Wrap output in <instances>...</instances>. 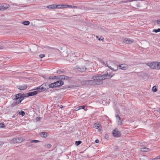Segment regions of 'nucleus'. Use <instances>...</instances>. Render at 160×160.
<instances>
[{
	"label": "nucleus",
	"instance_id": "obj_1",
	"mask_svg": "<svg viewBox=\"0 0 160 160\" xmlns=\"http://www.w3.org/2000/svg\"><path fill=\"white\" fill-rule=\"evenodd\" d=\"M114 75L113 74L111 73H107V74L103 75H95L93 77L92 79L97 82H99L100 83L99 84H101L102 83V80L110 78Z\"/></svg>",
	"mask_w": 160,
	"mask_h": 160
},
{
	"label": "nucleus",
	"instance_id": "obj_2",
	"mask_svg": "<svg viewBox=\"0 0 160 160\" xmlns=\"http://www.w3.org/2000/svg\"><path fill=\"white\" fill-rule=\"evenodd\" d=\"M14 100L12 105L16 106L19 104L24 99V94L22 93H18L14 96L13 97Z\"/></svg>",
	"mask_w": 160,
	"mask_h": 160
},
{
	"label": "nucleus",
	"instance_id": "obj_3",
	"mask_svg": "<svg viewBox=\"0 0 160 160\" xmlns=\"http://www.w3.org/2000/svg\"><path fill=\"white\" fill-rule=\"evenodd\" d=\"M63 84V82L61 80H59L49 85V87L51 88L60 87Z\"/></svg>",
	"mask_w": 160,
	"mask_h": 160
},
{
	"label": "nucleus",
	"instance_id": "obj_4",
	"mask_svg": "<svg viewBox=\"0 0 160 160\" xmlns=\"http://www.w3.org/2000/svg\"><path fill=\"white\" fill-rule=\"evenodd\" d=\"M47 87L45 83H43L35 90H37L39 92H43L47 89Z\"/></svg>",
	"mask_w": 160,
	"mask_h": 160
},
{
	"label": "nucleus",
	"instance_id": "obj_5",
	"mask_svg": "<svg viewBox=\"0 0 160 160\" xmlns=\"http://www.w3.org/2000/svg\"><path fill=\"white\" fill-rule=\"evenodd\" d=\"M93 127L96 129L98 130L99 132L102 131V127L101 122H98L93 124Z\"/></svg>",
	"mask_w": 160,
	"mask_h": 160
},
{
	"label": "nucleus",
	"instance_id": "obj_6",
	"mask_svg": "<svg viewBox=\"0 0 160 160\" xmlns=\"http://www.w3.org/2000/svg\"><path fill=\"white\" fill-rule=\"evenodd\" d=\"M10 7L9 4L6 3L0 4V11L5 10Z\"/></svg>",
	"mask_w": 160,
	"mask_h": 160
},
{
	"label": "nucleus",
	"instance_id": "obj_7",
	"mask_svg": "<svg viewBox=\"0 0 160 160\" xmlns=\"http://www.w3.org/2000/svg\"><path fill=\"white\" fill-rule=\"evenodd\" d=\"M23 141V139L21 138H15L11 141V143H19L22 142Z\"/></svg>",
	"mask_w": 160,
	"mask_h": 160
},
{
	"label": "nucleus",
	"instance_id": "obj_8",
	"mask_svg": "<svg viewBox=\"0 0 160 160\" xmlns=\"http://www.w3.org/2000/svg\"><path fill=\"white\" fill-rule=\"evenodd\" d=\"M146 65L149 66L151 69H157V62H152L150 63H147Z\"/></svg>",
	"mask_w": 160,
	"mask_h": 160
},
{
	"label": "nucleus",
	"instance_id": "obj_9",
	"mask_svg": "<svg viewBox=\"0 0 160 160\" xmlns=\"http://www.w3.org/2000/svg\"><path fill=\"white\" fill-rule=\"evenodd\" d=\"M85 83L87 85H99L100 83L99 82H96L94 80H88L85 81Z\"/></svg>",
	"mask_w": 160,
	"mask_h": 160
},
{
	"label": "nucleus",
	"instance_id": "obj_10",
	"mask_svg": "<svg viewBox=\"0 0 160 160\" xmlns=\"http://www.w3.org/2000/svg\"><path fill=\"white\" fill-rule=\"evenodd\" d=\"M113 64L114 63L110 61H109L107 62V64L109 68L112 70L116 71L118 70V66L115 67V68H114L112 67V66L110 65V64Z\"/></svg>",
	"mask_w": 160,
	"mask_h": 160
},
{
	"label": "nucleus",
	"instance_id": "obj_11",
	"mask_svg": "<svg viewBox=\"0 0 160 160\" xmlns=\"http://www.w3.org/2000/svg\"><path fill=\"white\" fill-rule=\"evenodd\" d=\"M113 135L116 137H119L121 136L120 132L118 130L117 128H115L112 131Z\"/></svg>",
	"mask_w": 160,
	"mask_h": 160
},
{
	"label": "nucleus",
	"instance_id": "obj_12",
	"mask_svg": "<svg viewBox=\"0 0 160 160\" xmlns=\"http://www.w3.org/2000/svg\"><path fill=\"white\" fill-rule=\"evenodd\" d=\"M17 87L19 89L21 90H24L28 88V85L27 84H23L21 85H18Z\"/></svg>",
	"mask_w": 160,
	"mask_h": 160
},
{
	"label": "nucleus",
	"instance_id": "obj_13",
	"mask_svg": "<svg viewBox=\"0 0 160 160\" xmlns=\"http://www.w3.org/2000/svg\"><path fill=\"white\" fill-rule=\"evenodd\" d=\"M119 67L122 70H126L128 68V66L127 64H122L119 65Z\"/></svg>",
	"mask_w": 160,
	"mask_h": 160
},
{
	"label": "nucleus",
	"instance_id": "obj_14",
	"mask_svg": "<svg viewBox=\"0 0 160 160\" xmlns=\"http://www.w3.org/2000/svg\"><path fill=\"white\" fill-rule=\"evenodd\" d=\"M38 91H35L32 92H28L27 93V95L28 96H31L35 95L38 93Z\"/></svg>",
	"mask_w": 160,
	"mask_h": 160
},
{
	"label": "nucleus",
	"instance_id": "obj_15",
	"mask_svg": "<svg viewBox=\"0 0 160 160\" xmlns=\"http://www.w3.org/2000/svg\"><path fill=\"white\" fill-rule=\"evenodd\" d=\"M78 71L80 72H84L86 70V68L85 66H81L77 68Z\"/></svg>",
	"mask_w": 160,
	"mask_h": 160
},
{
	"label": "nucleus",
	"instance_id": "obj_16",
	"mask_svg": "<svg viewBox=\"0 0 160 160\" xmlns=\"http://www.w3.org/2000/svg\"><path fill=\"white\" fill-rule=\"evenodd\" d=\"M40 135L42 137L45 138L48 136V133L47 132H43L40 133Z\"/></svg>",
	"mask_w": 160,
	"mask_h": 160
},
{
	"label": "nucleus",
	"instance_id": "obj_17",
	"mask_svg": "<svg viewBox=\"0 0 160 160\" xmlns=\"http://www.w3.org/2000/svg\"><path fill=\"white\" fill-rule=\"evenodd\" d=\"M47 8L49 9H54L57 8V6L56 5H51L47 6Z\"/></svg>",
	"mask_w": 160,
	"mask_h": 160
},
{
	"label": "nucleus",
	"instance_id": "obj_18",
	"mask_svg": "<svg viewBox=\"0 0 160 160\" xmlns=\"http://www.w3.org/2000/svg\"><path fill=\"white\" fill-rule=\"evenodd\" d=\"M116 118L118 119V125H122V122L121 120V118L118 115H116Z\"/></svg>",
	"mask_w": 160,
	"mask_h": 160
},
{
	"label": "nucleus",
	"instance_id": "obj_19",
	"mask_svg": "<svg viewBox=\"0 0 160 160\" xmlns=\"http://www.w3.org/2000/svg\"><path fill=\"white\" fill-rule=\"evenodd\" d=\"M60 78L61 79L64 80H69L70 78L68 76H64V75H61L60 76Z\"/></svg>",
	"mask_w": 160,
	"mask_h": 160
},
{
	"label": "nucleus",
	"instance_id": "obj_20",
	"mask_svg": "<svg viewBox=\"0 0 160 160\" xmlns=\"http://www.w3.org/2000/svg\"><path fill=\"white\" fill-rule=\"evenodd\" d=\"M140 150L142 152H148L149 150V149L148 148L146 147L141 148H140Z\"/></svg>",
	"mask_w": 160,
	"mask_h": 160
},
{
	"label": "nucleus",
	"instance_id": "obj_21",
	"mask_svg": "<svg viewBox=\"0 0 160 160\" xmlns=\"http://www.w3.org/2000/svg\"><path fill=\"white\" fill-rule=\"evenodd\" d=\"M124 42L127 44L132 43L133 42V40H130L128 39H126L124 40Z\"/></svg>",
	"mask_w": 160,
	"mask_h": 160
},
{
	"label": "nucleus",
	"instance_id": "obj_22",
	"mask_svg": "<svg viewBox=\"0 0 160 160\" xmlns=\"http://www.w3.org/2000/svg\"><path fill=\"white\" fill-rule=\"evenodd\" d=\"M57 8H65V5H57Z\"/></svg>",
	"mask_w": 160,
	"mask_h": 160
},
{
	"label": "nucleus",
	"instance_id": "obj_23",
	"mask_svg": "<svg viewBox=\"0 0 160 160\" xmlns=\"http://www.w3.org/2000/svg\"><path fill=\"white\" fill-rule=\"evenodd\" d=\"M22 23L24 25H28L30 24V22L28 21H25L23 22Z\"/></svg>",
	"mask_w": 160,
	"mask_h": 160
},
{
	"label": "nucleus",
	"instance_id": "obj_24",
	"mask_svg": "<svg viewBox=\"0 0 160 160\" xmlns=\"http://www.w3.org/2000/svg\"><path fill=\"white\" fill-rule=\"evenodd\" d=\"M65 8H76V7L74 6L69 5H65Z\"/></svg>",
	"mask_w": 160,
	"mask_h": 160
},
{
	"label": "nucleus",
	"instance_id": "obj_25",
	"mask_svg": "<svg viewBox=\"0 0 160 160\" xmlns=\"http://www.w3.org/2000/svg\"><path fill=\"white\" fill-rule=\"evenodd\" d=\"M84 108H85V107L84 106H81L77 108L76 109L78 108V109L76 110V111L78 110L81 109H84Z\"/></svg>",
	"mask_w": 160,
	"mask_h": 160
},
{
	"label": "nucleus",
	"instance_id": "obj_26",
	"mask_svg": "<svg viewBox=\"0 0 160 160\" xmlns=\"http://www.w3.org/2000/svg\"><path fill=\"white\" fill-rule=\"evenodd\" d=\"M82 143V142L80 141H76L75 142V144L77 146H78Z\"/></svg>",
	"mask_w": 160,
	"mask_h": 160
},
{
	"label": "nucleus",
	"instance_id": "obj_27",
	"mask_svg": "<svg viewBox=\"0 0 160 160\" xmlns=\"http://www.w3.org/2000/svg\"><path fill=\"white\" fill-rule=\"evenodd\" d=\"M157 69H160V62H157Z\"/></svg>",
	"mask_w": 160,
	"mask_h": 160
},
{
	"label": "nucleus",
	"instance_id": "obj_28",
	"mask_svg": "<svg viewBox=\"0 0 160 160\" xmlns=\"http://www.w3.org/2000/svg\"><path fill=\"white\" fill-rule=\"evenodd\" d=\"M152 90L154 92H156L157 91V88L156 86H153L152 88Z\"/></svg>",
	"mask_w": 160,
	"mask_h": 160
},
{
	"label": "nucleus",
	"instance_id": "obj_29",
	"mask_svg": "<svg viewBox=\"0 0 160 160\" xmlns=\"http://www.w3.org/2000/svg\"><path fill=\"white\" fill-rule=\"evenodd\" d=\"M19 114L21 115H22V116H24L25 115V112L23 111H21L19 112Z\"/></svg>",
	"mask_w": 160,
	"mask_h": 160
},
{
	"label": "nucleus",
	"instance_id": "obj_30",
	"mask_svg": "<svg viewBox=\"0 0 160 160\" xmlns=\"http://www.w3.org/2000/svg\"><path fill=\"white\" fill-rule=\"evenodd\" d=\"M153 32H155L156 33L158 32H160V28H158L157 29H155L153 30Z\"/></svg>",
	"mask_w": 160,
	"mask_h": 160
},
{
	"label": "nucleus",
	"instance_id": "obj_31",
	"mask_svg": "<svg viewBox=\"0 0 160 160\" xmlns=\"http://www.w3.org/2000/svg\"><path fill=\"white\" fill-rule=\"evenodd\" d=\"M52 147V145L51 144H48L45 146V147L46 148H49Z\"/></svg>",
	"mask_w": 160,
	"mask_h": 160
},
{
	"label": "nucleus",
	"instance_id": "obj_32",
	"mask_svg": "<svg viewBox=\"0 0 160 160\" xmlns=\"http://www.w3.org/2000/svg\"><path fill=\"white\" fill-rule=\"evenodd\" d=\"M5 127L4 124L2 123H0V128H3Z\"/></svg>",
	"mask_w": 160,
	"mask_h": 160
},
{
	"label": "nucleus",
	"instance_id": "obj_33",
	"mask_svg": "<svg viewBox=\"0 0 160 160\" xmlns=\"http://www.w3.org/2000/svg\"><path fill=\"white\" fill-rule=\"evenodd\" d=\"M45 56V55L44 54H41L39 55V57L41 58H42Z\"/></svg>",
	"mask_w": 160,
	"mask_h": 160
},
{
	"label": "nucleus",
	"instance_id": "obj_34",
	"mask_svg": "<svg viewBox=\"0 0 160 160\" xmlns=\"http://www.w3.org/2000/svg\"><path fill=\"white\" fill-rule=\"evenodd\" d=\"M96 37L97 38H98V40H102L103 39V38L102 37H101L99 38V36H97Z\"/></svg>",
	"mask_w": 160,
	"mask_h": 160
},
{
	"label": "nucleus",
	"instance_id": "obj_35",
	"mask_svg": "<svg viewBox=\"0 0 160 160\" xmlns=\"http://www.w3.org/2000/svg\"><path fill=\"white\" fill-rule=\"evenodd\" d=\"M39 142V141H38L37 140H32L31 141V142Z\"/></svg>",
	"mask_w": 160,
	"mask_h": 160
},
{
	"label": "nucleus",
	"instance_id": "obj_36",
	"mask_svg": "<svg viewBox=\"0 0 160 160\" xmlns=\"http://www.w3.org/2000/svg\"><path fill=\"white\" fill-rule=\"evenodd\" d=\"M160 159V156H158L157 157L154 158L153 159L155 160V159Z\"/></svg>",
	"mask_w": 160,
	"mask_h": 160
},
{
	"label": "nucleus",
	"instance_id": "obj_37",
	"mask_svg": "<svg viewBox=\"0 0 160 160\" xmlns=\"http://www.w3.org/2000/svg\"><path fill=\"white\" fill-rule=\"evenodd\" d=\"M157 24L159 26H160V20L157 21Z\"/></svg>",
	"mask_w": 160,
	"mask_h": 160
},
{
	"label": "nucleus",
	"instance_id": "obj_38",
	"mask_svg": "<svg viewBox=\"0 0 160 160\" xmlns=\"http://www.w3.org/2000/svg\"><path fill=\"white\" fill-rule=\"evenodd\" d=\"M95 142L96 143H99V140L98 139H96L95 141Z\"/></svg>",
	"mask_w": 160,
	"mask_h": 160
},
{
	"label": "nucleus",
	"instance_id": "obj_39",
	"mask_svg": "<svg viewBox=\"0 0 160 160\" xmlns=\"http://www.w3.org/2000/svg\"><path fill=\"white\" fill-rule=\"evenodd\" d=\"M3 48V47L2 46H0V49H2Z\"/></svg>",
	"mask_w": 160,
	"mask_h": 160
},
{
	"label": "nucleus",
	"instance_id": "obj_40",
	"mask_svg": "<svg viewBox=\"0 0 160 160\" xmlns=\"http://www.w3.org/2000/svg\"><path fill=\"white\" fill-rule=\"evenodd\" d=\"M49 78L51 79H54V78H52V77H49Z\"/></svg>",
	"mask_w": 160,
	"mask_h": 160
},
{
	"label": "nucleus",
	"instance_id": "obj_41",
	"mask_svg": "<svg viewBox=\"0 0 160 160\" xmlns=\"http://www.w3.org/2000/svg\"><path fill=\"white\" fill-rule=\"evenodd\" d=\"M158 112L160 113V109H158Z\"/></svg>",
	"mask_w": 160,
	"mask_h": 160
},
{
	"label": "nucleus",
	"instance_id": "obj_42",
	"mask_svg": "<svg viewBox=\"0 0 160 160\" xmlns=\"http://www.w3.org/2000/svg\"><path fill=\"white\" fill-rule=\"evenodd\" d=\"M128 1H127L126 2H128ZM129 2H130V1H129Z\"/></svg>",
	"mask_w": 160,
	"mask_h": 160
},
{
	"label": "nucleus",
	"instance_id": "obj_43",
	"mask_svg": "<svg viewBox=\"0 0 160 160\" xmlns=\"http://www.w3.org/2000/svg\"><path fill=\"white\" fill-rule=\"evenodd\" d=\"M84 110L85 111H86V110H87V109H85L84 108Z\"/></svg>",
	"mask_w": 160,
	"mask_h": 160
},
{
	"label": "nucleus",
	"instance_id": "obj_44",
	"mask_svg": "<svg viewBox=\"0 0 160 160\" xmlns=\"http://www.w3.org/2000/svg\"><path fill=\"white\" fill-rule=\"evenodd\" d=\"M38 120H40V118H38Z\"/></svg>",
	"mask_w": 160,
	"mask_h": 160
},
{
	"label": "nucleus",
	"instance_id": "obj_45",
	"mask_svg": "<svg viewBox=\"0 0 160 160\" xmlns=\"http://www.w3.org/2000/svg\"><path fill=\"white\" fill-rule=\"evenodd\" d=\"M38 120H40V118H38Z\"/></svg>",
	"mask_w": 160,
	"mask_h": 160
},
{
	"label": "nucleus",
	"instance_id": "obj_46",
	"mask_svg": "<svg viewBox=\"0 0 160 160\" xmlns=\"http://www.w3.org/2000/svg\"><path fill=\"white\" fill-rule=\"evenodd\" d=\"M54 77H55V78H56V76H54Z\"/></svg>",
	"mask_w": 160,
	"mask_h": 160
},
{
	"label": "nucleus",
	"instance_id": "obj_47",
	"mask_svg": "<svg viewBox=\"0 0 160 160\" xmlns=\"http://www.w3.org/2000/svg\"><path fill=\"white\" fill-rule=\"evenodd\" d=\"M76 109L77 110V109H78V108H77V109H76Z\"/></svg>",
	"mask_w": 160,
	"mask_h": 160
},
{
	"label": "nucleus",
	"instance_id": "obj_48",
	"mask_svg": "<svg viewBox=\"0 0 160 160\" xmlns=\"http://www.w3.org/2000/svg\"><path fill=\"white\" fill-rule=\"evenodd\" d=\"M1 144H2V143H1V144H0V145Z\"/></svg>",
	"mask_w": 160,
	"mask_h": 160
}]
</instances>
